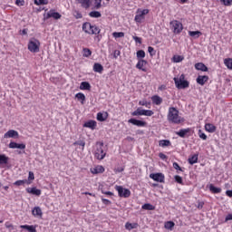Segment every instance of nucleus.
<instances>
[{
	"mask_svg": "<svg viewBox=\"0 0 232 232\" xmlns=\"http://www.w3.org/2000/svg\"><path fill=\"white\" fill-rule=\"evenodd\" d=\"M159 90H160V92H164V90H166V85H160V86L159 87Z\"/></svg>",
	"mask_w": 232,
	"mask_h": 232,
	"instance_id": "64",
	"label": "nucleus"
},
{
	"mask_svg": "<svg viewBox=\"0 0 232 232\" xmlns=\"http://www.w3.org/2000/svg\"><path fill=\"white\" fill-rule=\"evenodd\" d=\"M33 180H35V175L33 171H29L28 179H26V181H29L32 184Z\"/></svg>",
	"mask_w": 232,
	"mask_h": 232,
	"instance_id": "50",
	"label": "nucleus"
},
{
	"mask_svg": "<svg viewBox=\"0 0 232 232\" xmlns=\"http://www.w3.org/2000/svg\"><path fill=\"white\" fill-rule=\"evenodd\" d=\"M148 52L150 55H153V52H155V49L151 46H149L148 47Z\"/></svg>",
	"mask_w": 232,
	"mask_h": 232,
	"instance_id": "60",
	"label": "nucleus"
},
{
	"mask_svg": "<svg viewBox=\"0 0 232 232\" xmlns=\"http://www.w3.org/2000/svg\"><path fill=\"white\" fill-rule=\"evenodd\" d=\"M226 196L232 198V190H227L226 191Z\"/></svg>",
	"mask_w": 232,
	"mask_h": 232,
	"instance_id": "63",
	"label": "nucleus"
},
{
	"mask_svg": "<svg viewBox=\"0 0 232 232\" xmlns=\"http://www.w3.org/2000/svg\"><path fill=\"white\" fill-rule=\"evenodd\" d=\"M209 81V76L208 75H198V78L196 79V82L200 86H204Z\"/></svg>",
	"mask_w": 232,
	"mask_h": 232,
	"instance_id": "16",
	"label": "nucleus"
},
{
	"mask_svg": "<svg viewBox=\"0 0 232 232\" xmlns=\"http://www.w3.org/2000/svg\"><path fill=\"white\" fill-rule=\"evenodd\" d=\"M93 72H96V73H102V72H104V67L101 63H94Z\"/></svg>",
	"mask_w": 232,
	"mask_h": 232,
	"instance_id": "24",
	"label": "nucleus"
},
{
	"mask_svg": "<svg viewBox=\"0 0 232 232\" xmlns=\"http://www.w3.org/2000/svg\"><path fill=\"white\" fill-rule=\"evenodd\" d=\"M174 82L176 84V87L179 90H184L186 88H189V82L184 80V75H181L179 80L177 78H174Z\"/></svg>",
	"mask_w": 232,
	"mask_h": 232,
	"instance_id": "5",
	"label": "nucleus"
},
{
	"mask_svg": "<svg viewBox=\"0 0 232 232\" xmlns=\"http://www.w3.org/2000/svg\"><path fill=\"white\" fill-rule=\"evenodd\" d=\"M4 139H19V132L14 130H9L4 134Z\"/></svg>",
	"mask_w": 232,
	"mask_h": 232,
	"instance_id": "9",
	"label": "nucleus"
},
{
	"mask_svg": "<svg viewBox=\"0 0 232 232\" xmlns=\"http://www.w3.org/2000/svg\"><path fill=\"white\" fill-rule=\"evenodd\" d=\"M133 41H135V43H137L138 44H142V38L139 37V36H132Z\"/></svg>",
	"mask_w": 232,
	"mask_h": 232,
	"instance_id": "53",
	"label": "nucleus"
},
{
	"mask_svg": "<svg viewBox=\"0 0 232 232\" xmlns=\"http://www.w3.org/2000/svg\"><path fill=\"white\" fill-rule=\"evenodd\" d=\"M136 57L138 61H140V59H144V57H146V52H144V50H139L136 53Z\"/></svg>",
	"mask_w": 232,
	"mask_h": 232,
	"instance_id": "42",
	"label": "nucleus"
},
{
	"mask_svg": "<svg viewBox=\"0 0 232 232\" xmlns=\"http://www.w3.org/2000/svg\"><path fill=\"white\" fill-rule=\"evenodd\" d=\"M198 162V155L195 154L192 157L188 158V163H190L191 166L193 164H197Z\"/></svg>",
	"mask_w": 232,
	"mask_h": 232,
	"instance_id": "39",
	"label": "nucleus"
},
{
	"mask_svg": "<svg viewBox=\"0 0 232 232\" xmlns=\"http://www.w3.org/2000/svg\"><path fill=\"white\" fill-rule=\"evenodd\" d=\"M83 128H89L90 130H95L97 128V121L91 120L83 124Z\"/></svg>",
	"mask_w": 232,
	"mask_h": 232,
	"instance_id": "17",
	"label": "nucleus"
},
{
	"mask_svg": "<svg viewBox=\"0 0 232 232\" xmlns=\"http://www.w3.org/2000/svg\"><path fill=\"white\" fill-rule=\"evenodd\" d=\"M132 117H140L144 115V109L138 108L136 111L131 112Z\"/></svg>",
	"mask_w": 232,
	"mask_h": 232,
	"instance_id": "33",
	"label": "nucleus"
},
{
	"mask_svg": "<svg viewBox=\"0 0 232 232\" xmlns=\"http://www.w3.org/2000/svg\"><path fill=\"white\" fill-rule=\"evenodd\" d=\"M224 6H232V1H223L221 2Z\"/></svg>",
	"mask_w": 232,
	"mask_h": 232,
	"instance_id": "57",
	"label": "nucleus"
},
{
	"mask_svg": "<svg viewBox=\"0 0 232 232\" xmlns=\"http://www.w3.org/2000/svg\"><path fill=\"white\" fill-rule=\"evenodd\" d=\"M205 130L208 133H215L217 131V127L215 125H213L212 123H206Z\"/></svg>",
	"mask_w": 232,
	"mask_h": 232,
	"instance_id": "20",
	"label": "nucleus"
},
{
	"mask_svg": "<svg viewBox=\"0 0 232 232\" xmlns=\"http://www.w3.org/2000/svg\"><path fill=\"white\" fill-rule=\"evenodd\" d=\"M82 57H92V50H90V48L84 47L82 49Z\"/></svg>",
	"mask_w": 232,
	"mask_h": 232,
	"instance_id": "41",
	"label": "nucleus"
},
{
	"mask_svg": "<svg viewBox=\"0 0 232 232\" xmlns=\"http://www.w3.org/2000/svg\"><path fill=\"white\" fill-rule=\"evenodd\" d=\"M27 48L31 53H39V50L41 48V42L35 38H31L29 40Z\"/></svg>",
	"mask_w": 232,
	"mask_h": 232,
	"instance_id": "3",
	"label": "nucleus"
},
{
	"mask_svg": "<svg viewBox=\"0 0 232 232\" xmlns=\"http://www.w3.org/2000/svg\"><path fill=\"white\" fill-rule=\"evenodd\" d=\"M101 6H102L101 2H98V1L92 2V10H99V8H101Z\"/></svg>",
	"mask_w": 232,
	"mask_h": 232,
	"instance_id": "47",
	"label": "nucleus"
},
{
	"mask_svg": "<svg viewBox=\"0 0 232 232\" xmlns=\"http://www.w3.org/2000/svg\"><path fill=\"white\" fill-rule=\"evenodd\" d=\"M90 17H92L93 19H99V17H101V12L99 11H92L90 14H89Z\"/></svg>",
	"mask_w": 232,
	"mask_h": 232,
	"instance_id": "45",
	"label": "nucleus"
},
{
	"mask_svg": "<svg viewBox=\"0 0 232 232\" xmlns=\"http://www.w3.org/2000/svg\"><path fill=\"white\" fill-rule=\"evenodd\" d=\"M173 168H174V169H177L178 171H182V168H180V166L177 162L173 163Z\"/></svg>",
	"mask_w": 232,
	"mask_h": 232,
	"instance_id": "55",
	"label": "nucleus"
},
{
	"mask_svg": "<svg viewBox=\"0 0 232 232\" xmlns=\"http://www.w3.org/2000/svg\"><path fill=\"white\" fill-rule=\"evenodd\" d=\"M184 61V56L182 55H174L172 57V63H182Z\"/></svg>",
	"mask_w": 232,
	"mask_h": 232,
	"instance_id": "43",
	"label": "nucleus"
},
{
	"mask_svg": "<svg viewBox=\"0 0 232 232\" xmlns=\"http://www.w3.org/2000/svg\"><path fill=\"white\" fill-rule=\"evenodd\" d=\"M115 189L118 191L119 197H121L122 198H128L131 195V191L128 188H122V186H116Z\"/></svg>",
	"mask_w": 232,
	"mask_h": 232,
	"instance_id": "7",
	"label": "nucleus"
},
{
	"mask_svg": "<svg viewBox=\"0 0 232 232\" xmlns=\"http://www.w3.org/2000/svg\"><path fill=\"white\" fill-rule=\"evenodd\" d=\"M106 119H108V112H98L97 113V121H99L100 122H104V121H106Z\"/></svg>",
	"mask_w": 232,
	"mask_h": 232,
	"instance_id": "25",
	"label": "nucleus"
},
{
	"mask_svg": "<svg viewBox=\"0 0 232 232\" xmlns=\"http://www.w3.org/2000/svg\"><path fill=\"white\" fill-rule=\"evenodd\" d=\"M34 5L37 6L34 8L36 12H43V10H47L44 5H48V1H34Z\"/></svg>",
	"mask_w": 232,
	"mask_h": 232,
	"instance_id": "11",
	"label": "nucleus"
},
{
	"mask_svg": "<svg viewBox=\"0 0 232 232\" xmlns=\"http://www.w3.org/2000/svg\"><path fill=\"white\" fill-rule=\"evenodd\" d=\"M167 119L170 124H180L184 122V118L179 115V110L175 107L169 108Z\"/></svg>",
	"mask_w": 232,
	"mask_h": 232,
	"instance_id": "1",
	"label": "nucleus"
},
{
	"mask_svg": "<svg viewBox=\"0 0 232 232\" xmlns=\"http://www.w3.org/2000/svg\"><path fill=\"white\" fill-rule=\"evenodd\" d=\"M75 98L81 101L82 104H84V101H86V96L82 92L76 93Z\"/></svg>",
	"mask_w": 232,
	"mask_h": 232,
	"instance_id": "38",
	"label": "nucleus"
},
{
	"mask_svg": "<svg viewBox=\"0 0 232 232\" xmlns=\"http://www.w3.org/2000/svg\"><path fill=\"white\" fill-rule=\"evenodd\" d=\"M75 17L76 19H82V14L79 13V12H75Z\"/></svg>",
	"mask_w": 232,
	"mask_h": 232,
	"instance_id": "59",
	"label": "nucleus"
},
{
	"mask_svg": "<svg viewBox=\"0 0 232 232\" xmlns=\"http://www.w3.org/2000/svg\"><path fill=\"white\" fill-rule=\"evenodd\" d=\"M25 191L30 195H34L35 197H41L42 193L41 189L37 188L36 187L27 188Z\"/></svg>",
	"mask_w": 232,
	"mask_h": 232,
	"instance_id": "15",
	"label": "nucleus"
},
{
	"mask_svg": "<svg viewBox=\"0 0 232 232\" xmlns=\"http://www.w3.org/2000/svg\"><path fill=\"white\" fill-rule=\"evenodd\" d=\"M195 68L199 72H208V66L203 63H198L195 64Z\"/></svg>",
	"mask_w": 232,
	"mask_h": 232,
	"instance_id": "22",
	"label": "nucleus"
},
{
	"mask_svg": "<svg viewBox=\"0 0 232 232\" xmlns=\"http://www.w3.org/2000/svg\"><path fill=\"white\" fill-rule=\"evenodd\" d=\"M148 14H150L149 9L138 8L134 17L135 23H137V24H142V23L146 21V15H148Z\"/></svg>",
	"mask_w": 232,
	"mask_h": 232,
	"instance_id": "2",
	"label": "nucleus"
},
{
	"mask_svg": "<svg viewBox=\"0 0 232 232\" xmlns=\"http://www.w3.org/2000/svg\"><path fill=\"white\" fill-rule=\"evenodd\" d=\"M8 148H10V150H26V145L24 143L11 141L8 145Z\"/></svg>",
	"mask_w": 232,
	"mask_h": 232,
	"instance_id": "10",
	"label": "nucleus"
},
{
	"mask_svg": "<svg viewBox=\"0 0 232 232\" xmlns=\"http://www.w3.org/2000/svg\"><path fill=\"white\" fill-rule=\"evenodd\" d=\"M142 209H145L146 211H154L155 206L150 204V203H145L141 207Z\"/></svg>",
	"mask_w": 232,
	"mask_h": 232,
	"instance_id": "37",
	"label": "nucleus"
},
{
	"mask_svg": "<svg viewBox=\"0 0 232 232\" xmlns=\"http://www.w3.org/2000/svg\"><path fill=\"white\" fill-rule=\"evenodd\" d=\"M80 90H92V85L88 82H82L80 84Z\"/></svg>",
	"mask_w": 232,
	"mask_h": 232,
	"instance_id": "32",
	"label": "nucleus"
},
{
	"mask_svg": "<svg viewBox=\"0 0 232 232\" xmlns=\"http://www.w3.org/2000/svg\"><path fill=\"white\" fill-rule=\"evenodd\" d=\"M82 30L85 32V34H91L92 32V24L86 22L82 24Z\"/></svg>",
	"mask_w": 232,
	"mask_h": 232,
	"instance_id": "30",
	"label": "nucleus"
},
{
	"mask_svg": "<svg viewBox=\"0 0 232 232\" xmlns=\"http://www.w3.org/2000/svg\"><path fill=\"white\" fill-rule=\"evenodd\" d=\"M52 17H53V19H56L57 20V19H61L62 15L58 12H55V10H50L46 14L44 19H50Z\"/></svg>",
	"mask_w": 232,
	"mask_h": 232,
	"instance_id": "12",
	"label": "nucleus"
},
{
	"mask_svg": "<svg viewBox=\"0 0 232 232\" xmlns=\"http://www.w3.org/2000/svg\"><path fill=\"white\" fill-rule=\"evenodd\" d=\"M188 35L193 37V39H198L200 35H202V32L200 31H188Z\"/></svg>",
	"mask_w": 232,
	"mask_h": 232,
	"instance_id": "29",
	"label": "nucleus"
},
{
	"mask_svg": "<svg viewBox=\"0 0 232 232\" xmlns=\"http://www.w3.org/2000/svg\"><path fill=\"white\" fill-rule=\"evenodd\" d=\"M103 195H109L110 197L113 196V193L111 191H102Z\"/></svg>",
	"mask_w": 232,
	"mask_h": 232,
	"instance_id": "62",
	"label": "nucleus"
},
{
	"mask_svg": "<svg viewBox=\"0 0 232 232\" xmlns=\"http://www.w3.org/2000/svg\"><path fill=\"white\" fill-rule=\"evenodd\" d=\"M229 220H232V214H228L225 218V222H229Z\"/></svg>",
	"mask_w": 232,
	"mask_h": 232,
	"instance_id": "61",
	"label": "nucleus"
},
{
	"mask_svg": "<svg viewBox=\"0 0 232 232\" xmlns=\"http://www.w3.org/2000/svg\"><path fill=\"white\" fill-rule=\"evenodd\" d=\"M173 227H175V222L167 221L165 223V229H169V231H173Z\"/></svg>",
	"mask_w": 232,
	"mask_h": 232,
	"instance_id": "40",
	"label": "nucleus"
},
{
	"mask_svg": "<svg viewBox=\"0 0 232 232\" xmlns=\"http://www.w3.org/2000/svg\"><path fill=\"white\" fill-rule=\"evenodd\" d=\"M208 189L209 191H211V193H215V194L222 193V188L214 187L213 184L209 185Z\"/></svg>",
	"mask_w": 232,
	"mask_h": 232,
	"instance_id": "31",
	"label": "nucleus"
},
{
	"mask_svg": "<svg viewBox=\"0 0 232 232\" xmlns=\"http://www.w3.org/2000/svg\"><path fill=\"white\" fill-rule=\"evenodd\" d=\"M24 184H26L27 186H30L31 182L26 181V179H19L14 183V186H24Z\"/></svg>",
	"mask_w": 232,
	"mask_h": 232,
	"instance_id": "35",
	"label": "nucleus"
},
{
	"mask_svg": "<svg viewBox=\"0 0 232 232\" xmlns=\"http://www.w3.org/2000/svg\"><path fill=\"white\" fill-rule=\"evenodd\" d=\"M191 131V129H181L179 131L176 132V135H179V137H181V139H185L188 133Z\"/></svg>",
	"mask_w": 232,
	"mask_h": 232,
	"instance_id": "18",
	"label": "nucleus"
},
{
	"mask_svg": "<svg viewBox=\"0 0 232 232\" xmlns=\"http://www.w3.org/2000/svg\"><path fill=\"white\" fill-rule=\"evenodd\" d=\"M150 179L156 182H164V174L162 173H152L150 175Z\"/></svg>",
	"mask_w": 232,
	"mask_h": 232,
	"instance_id": "14",
	"label": "nucleus"
},
{
	"mask_svg": "<svg viewBox=\"0 0 232 232\" xmlns=\"http://www.w3.org/2000/svg\"><path fill=\"white\" fill-rule=\"evenodd\" d=\"M0 164H8V157L5 154H0Z\"/></svg>",
	"mask_w": 232,
	"mask_h": 232,
	"instance_id": "46",
	"label": "nucleus"
},
{
	"mask_svg": "<svg viewBox=\"0 0 232 232\" xmlns=\"http://www.w3.org/2000/svg\"><path fill=\"white\" fill-rule=\"evenodd\" d=\"M129 124H132L133 126H138V128H146L148 123L144 121L137 120L135 118H131L128 121Z\"/></svg>",
	"mask_w": 232,
	"mask_h": 232,
	"instance_id": "8",
	"label": "nucleus"
},
{
	"mask_svg": "<svg viewBox=\"0 0 232 232\" xmlns=\"http://www.w3.org/2000/svg\"><path fill=\"white\" fill-rule=\"evenodd\" d=\"M151 101L153 104H156V106H160V104H162V98L159 95L152 96Z\"/></svg>",
	"mask_w": 232,
	"mask_h": 232,
	"instance_id": "21",
	"label": "nucleus"
},
{
	"mask_svg": "<svg viewBox=\"0 0 232 232\" xmlns=\"http://www.w3.org/2000/svg\"><path fill=\"white\" fill-rule=\"evenodd\" d=\"M174 180L178 184H183L182 177H180L179 175L174 176Z\"/></svg>",
	"mask_w": 232,
	"mask_h": 232,
	"instance_id": "52",
	"label": "nucleus"
},
{
	"mask_svg": "<svg viewBox=\"0 0 232 232\" xmlns=\"http://www.w3.org/2000/svg\"><path fill=\"white\" fill-rule=\"evenodd\" d=\"M34 217H43V210L39 207H34L32 210Z\"/></svg>",
	"mask_w": 232,
	"mask_h": 232,
	"instance_id": "23",
	"label": "nucleus"
},
{
	"mask_svg": "<svg viewBox=\"0 0 232 232\" xmlns=\"http://www.w3.org/2000/svg\"><path fill=\"white\" fill-rule=\"evenodd\" d=\"M224 64L228 68V70H232V59L231 58H226L224 60Z\"/></svg>",
	"mask_w": 232,
	"mask_h": 232,
	"instance_id": "44",
	"label": "nucleus"
},
{
	"mask_svg": "<svg viewBox=\"0 0 232 232\" xmlns=\"http://www.w3.org/2000/svg\"><path fill=\"white\" fill-rule=\"evenodd\" d=\"M112 37H114L115 39H119L121 37H124V33L123 32H114L112 34Z\"/></svg>",
	"mask_w": 232,
	"mask_h": 232,
	"instance_id": "49",
	"label": "nucleus"
},
{
	"mask_svg": "<svg viewBox=\"0 0 232 232\" xmlns=\"http://www.w3.org/2000/svg\"><path fill=\"white\" fill-rule=\"evenodd\" d=\"M198 135L199 139H202V140H208V135H206V133H204V131H202V130H198Z\"/></svg>",
	"mask_w": 232,
	"mask_h": 232,
	"instance_id": "48",
	"label": "nucleus"
},
{
	"mask_svg": "<svg viewBox=\"0 0 232 232\" xmlns=\"http://www.w3.org/2000/svg\"><path fill=\"white\" fill-rule=\"evenodd\" d=\"M20 227L22 229H26L29 232H37V229H35V227L34 225H21Z\"/></svg>",
	"mask_w": 232,
	"mask_h": 232,
	"instance_id": "28",
	"label": "nucleus"
},
{
	"mask_svg": "<svg viewBox=\"0 0 232 232\" xmlns=\"http://www.w3.org/2000/svg\"><path fill=\"white\" fill-rule=\"evenodd\" d=\"M146 64H148V61L144 60V59H140L138 60V63L136 64V68L138 70H141V72H148V69H146L144 66H146Z\"/></svg>",
	"mask_w": 232,
	"mask_h": 232,
	"instance_id": "13",
	"label": "nucleus"
},
{
	"mask_svg": "<svg viewBox=\"0 0 232 232\" xmlns=\"http://www.w3.org/2000/svg\"><path fill=\"white\" fill-rule=\"evenodd\" d=\"M137 227H139V224L137 223L127 222L125 224V229H127L128 231H131V229H137Z\"/></svg>",
	"mask_w": 232,
	"mask_h": 232,
	"instance_id": "27",
	"label": "nucleus"
},
{
	"mask_svg": "<svg viewBox=\"0 0 232 232\" xmlns=\"http://www.w3.org/2000/svg\"><path fill=\"white\" fill-rule=\"evenodd\" d=\"M170 30H172L173 34H179L182 33V30H184V26L182 25V23H180L178 20H172L170 23Z\"/></svg>",
	"mask_w": 232,
	"mask_h": 232,
	"instance_id": "4",
	"label": "nucleus"
},
{
	"mask_svg": "<svg viewBox=\"0 0 232 232\" xmlns=\"http://www.w3.org/2000/svg\"><path fill=\"white\" fill-rule=\"evenodd\" d=\"M102 204H104L105 206H110L111 204V201H110V199H106L104 198H102Z\"/></svg>",
	"mask_w": 232,
	"mask_h": 232,
	"instance_id": "54",
	"label": "nucleus"
},
{
	"mask_svg": "<svg viewBox=\"0 0 232 232\" xmlns=\"http://www.w3.org/2000/svg\"><path fill=\"white\" fill-rule=\"evenodd\" d=\"M81 3V6H82V8H85L87 10V8L92 7V5H93V1H82Z\"/></svg>",
	"mask_w": 232,
	"mask_h": 232,
	"instance_id": "36",
	"label": "nucleus"
},
{
	"mask_svg": "<svg viewBox=\"0 0 232 232\" xmlns=\"http://www.w3.org/2000/svg\"><path fill=\"white\" fill-rule=\"evenodd\" d=\"M153 111H151V110H144L143 111V115L145 116V117H151V115H153Z\"/></svg>",
	"mask_w": 232,
	"mask_h": 232,
	"instance_id": "51",
	"label": "nucleus"
},
{
	"mask_svg": "<svg viewBox=\"0 0 232 232\" xmlns=\"http://www.w3.org/2000/svg\"><path fill=\"white\" fill-rule=\"evenodd\" d=\"M17 6H24V1H15Z\"/></svg>",
	"mask_w": 232,
	"mask_h": 232,
	"instance_id": "58",
	"label": "nucleus"
},
{
	"mask_svg": "<svg viewBox=\"0 0 232 232\" xmlns=\"http://www.w3.org/2000/svg\"><path fill=\"white\" fill-rule=\"evenodd\" d=\"M103 146H104V143L96 144V149L94 150V157H96L98 160H102V159L106 157V153L104 152V150H102Z\"/></svg>",
	"mask_w": 232,
	"mask_h": 232,
	"instance_id": "6",
	"label": "nucleus"
},
{
	"mask_svg": "<svg viewBox=\"0 0 232 232\" xmlns=\"http://www.w3.org/2000/svg\"><path fill=\"white\" fill-rule=\"evenodd\" d=\"M91 173H92V175H99V173H104V167L96 166L94 168H91Z\"/></svg>",
	"mask_w": 232,
	"mask_h": 232,
	"instance_id": "19",
	"label": "nucleus"
},
{
	"mask_svg": "<svg viewBox=\"0 0 232 232\" xmlns=\"http://www.w3.org/2000/svg\"><path fill=\"white\" fill-rule=\"evenodd\" d=\"M101 34V29L97 25H92L91 27V35H97Z\"/></svg>",
	"mask_w": 232,
	"mask_h": 232,
	"instance_id": "34",
	"label": "nucleus"
},
{
	"mask_svg": "<svg viewBox=\"0 0 232 232\" xmlns=\"http://www.w3.org/2000/svg\"><path fill=\"white\" fill-rule=\"evenodd\" d=\"M159 146L160 148H168V147L171 146V141H169V140H160L159 141Z\"/></svg>",
	"mask_w": 232,
	"mask_h": 232,
	"instance_id": "26",
	"label": "nucleus"
},
{
	"mask_svg": "<svg viewBox=\"0 0 232 232\" xmlns=\"http://www.w3.org/2000/svg\"><path fill=\"white\" fill-rule=\"evenodd\" d=\"M74 144H77L78 146H82V148H84L86 146V142L83 140H78Z\"/></svg>",
	"mask_w": 232,
	"mask_h": 232,
	"instance_id": "56",
	"label": "nucleus"
}]
</instances>
